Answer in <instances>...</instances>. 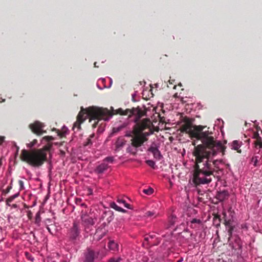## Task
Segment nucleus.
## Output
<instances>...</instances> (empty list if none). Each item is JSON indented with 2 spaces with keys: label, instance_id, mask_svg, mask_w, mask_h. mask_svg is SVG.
<instances>
[{
  "label": "nucleus",
  "instance_id": "1",
  "mask_svg": "<svg viewBox=\"0 0 262 262\" xmlns=\"http://www.w3.org/2000/svg\"><path fill=\"white\" fill-rule=\"evenodd\" d=\"M115 113L111 112L107 108L99 107L95 106H90L84 108L81 107L76 122L74 123L73 130L76 129V131L81 130V124L83 123L88 117L89 122L94 121L92 124L93 128L96 127L99 121L101 120H108L114 114H119L121 115H128L129 117L133 115L135 116L134 125L133 130V136L130 139V145L126 148V151L134 155L137 153L136 149L141 147L148 140V137L153 133L151 126L152 123L149 119L146 118L140 121V118L146 115V111L142 110L139 106L133 107L132 109L127 108L125 110L119 108L115 111ZM130 137V135H126Z\"/></svg>",
  "mask_w": 262,
  "mask_h": 262
},
{
  "label": "nucleus",
  "instance_id": "2",
  "mask_svg": "<svg viewBox=\"0 0 262 262\" xmlns=\"http://www.w3.org/2000/svg\"><path fill=\"white\" fill-rule=\"evenodd\" d=\"M206 141L204 144L194 146L193 155L195 157L194 170L192 181L195 185L209 184L212 181L211 176L219 168V163L221 160H213V158L219 152L225 154L226 147L220 141H217L213 137Z\"/></svg>",
  "mask_w": 262,
  "mask_h": 262
},
{
  "label": "nucleus",
  "instance_id": "3",
  "mask_svg": "<svg viewBox=\"0 0 262 262\" xmlns=\"http://www.w3.org/2000/svg\"><path fill=\"white\" fill-rule=\"evenodd\" d=\"M52 147V143H48L41 148L30 150L22 149L20 159L32 167L39 168L47 161V153Z\"/></svg>",
  "mask_w": 262,
  "mask_h": 262
},
{
  "label": "nucleus",
  "instance_id": "4",
  "mask_svg": "<svg viewBox=\"0 0 262 262\" xmlns=\"http://www.w3.org/2000/svg\"><path fill=\"white\" fill-rule=\"evenodd\" d=\"M183 124L180 128L182 133L188 134L192 139L195 138L198 140H201L202 144H204L206 141L212 138V133L209 130H204L206 126L193 125L191 120L187 117L183 119Z\"/></svg>",
  "mask_w": 262,
  "mask_h": 262
},
{
  "label": "nucleus",
  "instance_id": "5",
  "mask_svg": "<svg viewBox=\"0 0 262 262\" xmlns=\"http://www.w3.org/2000/svg\"><path fill=\"white\" fill-rule=\"evenodd\" d=\"M80 227L78 223L74 222L72 226L69 229L67 236L69 241L75 243L76 241L79 239L80 236Z\"/></svg>",
  "mask_w": 262,
  "mask_h": 262
},
{
  "label": "nucleus",
  "instance_id": "6",
  "mask_svg": "<svg viewBox=\"0 0 262 262\" xmlns=\"http://www.w3.org/2000/svg\"><path fill=\"white\" fill-rule=\"evenodd\" d=\"M229 246L232 248V249L234 250V254L237 255V256H239L242 254V245L241 240L238 236H235L234 240V243L230 242L229 243Z\"/></svg>",
  "mask_w": 262,
  "mask_h": 262
},
{
  "label": "nucleus",
  "instance_id": "7",
  "mask_svg": "<svg viewBox=\"0 0 262 262\" xmlns=\"http://www.w3.org/2000/svg\"><path fill=\"white\" fill-rule=\"evenodd\" d=\"M43 127L44 125L43 123L39 121H35L29 125V128L31 129L32 132L37 136H40L43 133H46V131L43 130Z\"/></svg>",
  "mask_w": 262,
  "mask_h": 262
},
{
  "label": "nucleus",
  "instance_id": "8",
  "mask_svg": "<svg viewBox=\"0 0 262 262\" xmlns=\"http://www.w3.org/2000/svg\"><path fill=\"white\" fill-rule=\"evenodd\" d=\"M147 151L152 153L154 158H155L157 160H160L162 158V156L160 150L154 143H153L150 146V147L148 149Z\"/></svg>",
  "mask_w": 262,
  "mask_h": 262
},
{
  "label": "nucleus",
  "instance_id": "9",
  "mask_svg": "<svg viewBox=\"0 0 262 262\" xmlns=\"http://www.w3.org/2000/svg\"><path fill=\"white\" fill-rule=\"evenodd\" d=\"M82 225L85 228V230L89 229L90 226H93L94 224L93 219L89 216L85 215L81 217Z\"/></svg>",
  "mask_w": 262,
  "mask_h": 262
},
{
  "label": "nucleus",
  "instance_id": "10",
  "mask_svg": "<svg viewBox=\"0 0 262 262\" xmlns=\"http://www.w3.org/2000/svg\"><path fill=\"white\" fill-rule=\"evenodd\" d=\"M96 256H97L93 250L88 249L87 251L85 253L84 262H93Z\"/></svg>",
  "mask_w": 262,
  "mask_h": 262
},
{
  "label": "nucleus",
  "instance_id": "11",
  "mask_svg": "<svg viewBox=\"0 0 262 262\" xmlns=\"http://www.w3.org/2000/svg\"><path fill=\"white\" fill-rule=\"evenodd\" d=\"M125 143L126 140L123 137H119L115 143V150L116 151L120 150L125 145Z\"/></svg>",
  "mask_w": 262,
  "mask_h": 262
},
{
  "label": "nucleus",
  "instance_id": "12",
  "mask_svg": "<svg viewBox=\"0 0 262 262\" xmlns=\"http://www.w3.org/2000/svg\"><path fill=\"white\" fill-rule=\"evenodd\" d=\"M108 168V164L105 162H103L96 167L95 169V172L98 174L103 173Z\"/></svg>",
  "mask_w": 262,
  "mask_h": 262
},
{
  "label": "nucleus",
  "instance_id": "13",
  "mask_svg": "<svg viewBox=\"0 0 262 262\" xmlns=\"http://www.w3.org/2000/svg\"><path fill=\"white\" fill-rule=\"evenodd\" d=\"M228 196V192L226 190L218 192L216 194V198L220 201H224Z\"/></svg>",
  "mask_w": 262,
  "mask_h": 262
},
{
  "label": "nucleus",
  "instance_id": "14",
  "mask_svg": "<svg viewBox=\"0 0 262 262\" xmlns=\"http://www.w3.org/2000/svg\"><path fill=\"white\" fill-rule=\"evenodd\" d=\"M110 207L116 210V211H119V212H123V213H125L126 212V210H125V209H123L122 208L118 206L115 202L111 203Z\"/></svg>",
  "mask_w": 262,
  "mask_h": 262
},
{
  "label": "nucleus",
  "instance_id": "15",
  "mask_svg": "<svg viewBox=\"0 0 262 262\" xmlns=\"http://www.w3.org/2000/svg\"><path fill=\"white\" fill-rule=\"evenodd\" d=\"M223 214L224 215V224L225 226H226V227L227 228V229L231 227H234V226L232 225V221L231 220H226V213L225 212H224L223 213Z\"/></svg>",
  "mask_w": 262,
  "mask_h": 262
},
{
  "label": "nucleus",
  "instance_id": "16",
  "mask_svg": "<svg viewBox=\"0 0 262 262\" xmlns=\"http://www.w3.org/2000/svg\"><path fill=\"white\" fill-rule=\"evenodd\" d=\"M241 142H239L237 140H234L232 143V148L234 150H237L238 152L241 153V150H238L241 147Z\"/></svg>",
  "mask_w": 262,
  "mask_h": 262
},
{
  "label": "nucleus",
  "instance_id": "17",
  "mask_svg": "<svg viewBox=\"0 0 262 262\" xmlns=\"http://www.w3.org/2000/svg\"><path fill=\"white\" fill-rule=\"evenodd\" d=\"M117 202L119 204H123L125 207L128 209H131L130 205L129 204H127L123 199L118 198L117 200Z\"/></svg>",
  "mask_w": 262,
  "mask_h": 262
},
{
  "label": "nucleus",
  "instance_id": "18",
  "mask_svg": "<svg viewBox=\"0 0 262 262\" xmlns=\"http://www.w3.org/2000/svg\"><path fill=\"white\" fill-rule=\"evenodd\" d=\"M158 215V213H157L155 210L152 211H148L145 213V216L154 218L156 217Z\"/></svg>",
  "mask_w": 262,
  "mask_h": 262
},
{
  "label": "nucleus",
  "instance_id": "19",
  "mask_svg": "<svg viewBox=\"0 0 262 262\" xmlns=\"http://www.w3.org/2000/svg\"><path fill=\"white\" fill-rule=\"evenodd\" d=\"M108 247L111 250L115 251L118 249V245L114 241H111L108 243Z\"/></svg>",
  "mask_w": 262,
  "mask_h": 262
},
{
  "label": "nucleus",
  "instance_id": "20",
  "mask_svg": "<svg viewBox=\"0 0 262 262\" xmlns=\"http://www.w3.org/2000/svg\"><path fill=\"white\" fill-rule=\"evenodd\" d=\"M18 195H19V193H16V194H14L13 195H11L10 197H9L6 200V203H7V204L9 206L10 205H9V203L12 202L15 198L18 197Z\"/></svg>",
  "mask_w": 262,
  "mask_h": 262
},
{
  "label": "nucleus",
  "instance_id": "21",
  "mask_svg": "<svg viewBox=\"0 0 262 262\" xmlns=\"http://www.w3.org/2000/svg\"><path fill=\"white\" fill-rule=\"evenodd\" d=\"M258 156L253 157L251 159V162L253 163L254 167H256L258 165Z\"/></svg>",
  "mask_w": 262,
  "mask_h": 262
},
{
  "label": "nucleus",
  "instance_id": "22",
  "mask_svg": "<svg viewBox=\"0 0 262 262\" xmlns=\"http://www.w3.org/2000/svg\"><path fill=\"white\" fill-rule=\"evenodd\" d=\"M153 192L154 189L151 187H149L147 189H144L143 190V192L147 195L151 194Z\"/></svg>",
  "mask_w": 262,
  "mask_h": 262
},
{
  "label": "nucleus",
  "instance_id": "23",
  "mask_svg": "<svg viewBox=\"0 0 262 262\" xmlns=\"http://www.w3.org/2000/svg\"><path fill=\"white\" fill-rule=\"evenodd\" d=\"M146 163L150 167H152L154 169L156 168V164L155 162L151 160H148L146 161Z\"/></svg>",
  "mask_w": 262,
  "mask_h": 262
},
{
  "label": "nucleus",
  "instance_id": "24",
  "mask_svg": "<svg viewBox=\"0 0 262 262\" xmlns=\"http://www.w3.org/2000/svg\"><path fill=\"white\" fill-rule=\"evenodd\" d=\"M235 227H231L229 228H227L228 234L229 235L228 241H229L232 236V232Z\"/></svg>",
  "mask_w": 262,
  "mask_h": 262
},
{
  "label": "nucleus",
  "instance_id": "25",
  "mask_svg": "<svg viewBox=\"0 0 262 262\" xmlns=\"http://www.w3.org/2000/svg\"><path fill=\"white\" fill-rule=\"evenodd\" d=\"M37 143V140L36 139H34L30 143L27 144V146L28 148H31L33 146H34Z\"/></svg>",
  "mask_w": 262,
  "mask_h": 262
},
{
  "label": "nucleus",
  "instance_id": "26",
  "mask_svg": "<svg viewBox=\"0 0 262 262\" xmlns=\"http://www.w3.org/2000/svg\"><path fill=\"white\" fill-rule=\"evenodd\" d=\"M12 182L13 181L11 180L10 185L6 189L3 190V193L7 194L10 192V190L12 188Z\"/></svg>",
  "mask_w": 262,
  "mask_h": 262
},
{
  "label": "nucleus",
  "instance_id": "27",
  "mask_svg": "<svg viewBox=\"0 0 262 262\" xmlns=\"http://www.w3.org/2000/svg\"><path fill=\"white\" fill-rule=\"evenodd\" d=\"M125 126V125H120V126H118L117 127H114L113 128V133H118L119 132H120V130H121Z\"/></svg>",
  "mask_w": 262,
  "mask_h": 262
},
{
  "label": "nucleus",
  "instance_id": "28",
  "mask_svg": "<svg viewBox=\"0 0 262 262\" xmlns=\"http://www.w3.org/2000/svg\"><path fill=\"white\" fill-rule=\"evenodd\" d=\"M25 254L26 258H27L28 260H29L31 261H33L34 258L32 257V256L31 255V254L30 253H29L28 252H26L25 253Z\"/></svg>",
  "mask_w": 262,
  "mask_h": 262
},
{
  "label": "nucleus",
  "instance_id": "29",
  "mask_svg": "<svg viewBox=\"0 0 262 262\" xmlns=\"http://www.w3.org/2000/svg\"><path fill=\"white\" fill-rule=\"evenodd\" d=\"M254 146L256 148H259V150L257 153L259 154H261L262 153V142L255 144Z\"/></svg>",
  "mask_w": 262,
  "mask_h": 262
},
{
  "label": "nucleus",
  "instance_id": "30",
  "mask_svg": "<svg viewBox=\"0 0 262 262\" xmlns=\"http://www.w3.org/2000/svg\"><path fill=\"white\" fill-rule=\"evenodd\" d=\"M41 221V217L40 215V213L38 212L35 216V223L39 224Z\"/></svg>",
  "mask_w": 262,
  "mask_h": 262
},
{
  "label": "nucleus",
  "instance_id": "31",
  "mask_svg": "<svg viewBox=\"0 0 262 262\" xmlns=\"http://www.w3.org/2000/svg\"><path fill=\"white\" fill-rule=\"evenodd\" d=\"M54 139L52 136H46L42 138V140H45L46 141L49 142L53 140Z\"/></svg>",
  "mask_w": 262,
  "mask_h": 262
},
{
  "label": "nucleus",
  "instance_id": "32",
  "mask_svg": "<svg viewBox=\"0 0 262 262\" xmlns=\"http://www.w3.org/2000/svg\"><path fill=\"white\" fill-rule=\"evenodd\" d=\"M114 161V158L113 157H107L104 158L103 160V162L106 163V162L110 163H113Z\"/></svg>",
  "mask_w": 262,
  "mask_h": 262
},
{
  "label": "nucleus",
  "instance_id": "33",
  "mask_svg": "<svg viewBox=\"0 0 262 262\" xmlns=\"http://www.w3.org/2000/svg\"><path fill=\"white\" fill-rule=\"evenodd\" d=\"M18 184L19 185V190H24L25 189L24 185V182L22 180H19Z\"/></svg>",
  "mask_w": 262,
  "mask_h": 262
},
{
  "label": "nucleus",
  "instance_id": "34",
  "mask_svg": "<svg viewBox=\"0 0 262 262\" xmlns=\"http://www.w3.org/2000/svg\"><path fill=\"white\" fill-rule=\"evenodd\" d=\"M262 142V138L260 136L259 137H258L257 138V139H255L254 142V144H256L257 143H261Z\"/></svg>",
  "mask_w": 262,
  "mask_h": 262
},
{
  "label": "nucleus",
  "instance_id": "35",
  "mask_svg": "<svg viewBox=\"0 0 262 262\" xmlns=\"http://www.w3.org/2000/svg\"><path fill=\"white\" fill-rule=\"evenodd\" d=\"M91 144H92V139L90 138L89 137L87 139L86 142L84 144V146H88V145H91Z\"/></svg>",
  "mask_w": 262,
  "mask_h": 262
},
{
  "label": "nucleus",
  "instance_id": "36",
  "mask_svg": "<svg viewBox=\"0 0 262 262\" xmlns=\"http://www.w3.org/2000/svg\"><path fill=\"white\" fill-rule=\"evenodd\" d=\"M120 260V258H118L117 259L112 258L109 259L108 262H119Z\"/></svg>",
  "mask_w": 262,
  "mask_h": 262
},
{
  "label": "nucleus",
  "instance_id": "37",
  "mask_svg": "<svg viewBox=\"0 0 262 262\" xmlns=\"http://www.w3.org/2000/svg\"><path fill=\"white\" fill-rule=\"evenodd\" d=\"M176 219V217L174 216H172L171 219H170V223L171 225L174 224L175 220Z\"/></svg>",
  "mask_w": 262,
  "mask_h": 262
},
{
  "label": "nucleus",
  "instance_id": "38",
  "mask_svg": "<svg viewBox=\"0 0 262 262\" xmlns=\"http://www.w3.org/2000/svg\"><path fill=\"white\" fill-rule=\"evenodd\" d=\"M191 223L192 224H193V223H199H199H201V221L200 220H198V219H193L191 221Z\"/></svg>",
  "mask_w": 262,
  "mask_h": 262
},
{
  "label": "nucleus",
  "instance_id": "39",
  "mask_svg": "<svg viewBox=\"0 0 262 262\" xmlns=\"http://www.w3.org/2000/svg\"><path fill=\"white\" fill-rule=\"evenodd\" d=\"M260 136L258 132H254L253 134V138L255 139H257V138L259 137Z\"/></svg>",
  "mask_w": 262,
  "mask_h": 262
},
{
  "label": "nucleus",
  "instance_id": "40",
  "mask_svg": "<svg viewBox=\"0 0 262 262\" xmlns=\"http://www.w3.org/2000/svg\"><path fill=\"white\" fill-rule=\"evenodd\" d=\"M217 219H218V221H219V223H217V225H220V222H221V219H220V217L219 215H217V216H216L214 217V221H215Z\"/></svg>",
  "mask_w": 262,
  "mask_h": 262
},
{
  "label": "nucleus",
  "instance_id": "41",
  "mask_svg": "<svg viewBox=\"0 0 262 262\" xmlns=\"http://www.w3.org/2000/svg\"><path fill=\"white\" fill-rule=\"evenodd\" d=\"M27 216H28V218L30 219L32 218V213L31 212V211L30 210L28 211Z\"/></svg>",
  "mask_w": 262,
  "mask_h": 262
},
{
  "label": "nucleus",
  "instance_id": "42",
  "mask_svg": "<svg viewBox=\"0 0 262 262\" xmlns=\"http://www.w3.org/2000/svg\"><path fill=\"white\" fill-rule=\"evenodd\" d=\"M5 137L3 136H0V145L2 144L3 142L4 141Z\"/></svg>",
  "mask_w": 262,
  "mask_h": 262
},
{
  "label": "nucleus",
  "instance_id": "43",
  "mask_svg": "<svg viewBox=\"0 0 262 262\" xmlns=\"http://www.w3.org/2000/svg\"><path fill=\"white\" fill-rule=\"evenodd\" d=\"M57 133L58 136H59L60 137L62 136V134L59 130H57Z\"/></svg>",
  "mask_w": 262,
  "mask_h": 262
},
{
  "label": "nucleus",
  "instance_id": "44",
  "mask_svg": "<svg viewBox=\"0 0 262 262\" xmlns=\"http://www.w3.org/2000/svg\"><path fill=\"white\" fill-rule=\"evenodd\" d=\"M95 136V134H92L90 136H89V138H90L91 139L92 138H94Z\"/></svg>",
  "mask_w": 262,
  "mask_h": 262
},
{
  "label": "nucleus",
  "instance_id": "45",
  "mask_svg": "<svg viewBox=\"0 0 262 262\" xmlns=\"http://www.w3.org/2000/svg\"><path fill=\"white\" fill-rule=\"evenodd\" d=\"M183 259L181 258V259L178 260L177 262H182Z\"/></svg>",
  "mask_w": 262,
  "mask_h": 262
},
{
  "label": "nucleus",
  "instance_id": "46",
  "mask_svg": "<svg viewBox=\"0 0 262 262\" xmlns=\"http://www.w3.org/2000/svg\"><path fill=\"white\" fill-rule=\"evenodd\" d=\"M145 239L148 241L149 240V237H145Z\"/></svg>",
  "mask_w": 262,
  "mask_h": 262
},
{
  "label": "nucleus",
  "instance_id": "47",
  "mask_svg": "<svg viewBox=\"0 0 262 262\" xmlns=\"http://www.w3.org/2000/svg\"><path fill=\"white\" fill-rule=\"evenodd\" d=\"M154 236H155V235H150L149 237H150L151 238H154Z\"/></svg>",
  "mask_w": 262,
  "mask_h": 262
},
{
  "label": "nucleus",
  "instance_id": "48",
  "mask_svg": "<svg viewBox=\"0 0 262 262\" xmlns=\"http://www.w3.org/2000/svg\"><path fill=\"white\" fill-rule=\"evenodd\" d=\"M47 228L49 232H50V228L48 227Z\"/></svg>",
  "mask_w": 262,
  "mask_h": 262
},
{
  "label": "nucleus",
  "instance_id": "49",
  "mask_svg": "<svg viewBox=\"0 0 262 262\" xmlns=\"http://www.w3.org/2000/svg\"><path fill=\"white\" fill-rule=\"evenodd\" d=\"M19 148V147H18V146H17V147H16L17 151H18Z\"/></svg>",
  "mask_w": 262,
  "mask_h": 262
},
{
  "label": "nucleus",
  "instance_id": "50",
  "mask_svg": "<svg viewBox=\"0 0 262 262\" xmlns=\"http://www.w3.org/2000/svg\"><path fill=\"white\" fill-rule=\"evenodd\" d=\"M2 165V161L0 160V166Z\"/></svg>",
  "mask_w": 262,
  "mask_h": 262
},
{
  "label": "nucleus",
  "instance_id": "51",
  "mask_svg": "<svg viewBox=\"0 0 262 262\" xmlns=\"http://www.w3.org/2000/svg\"><path fill=\"white\" fill-rule=\"evenodd\" d=\"M85 205L84 204H82V206H85Z\"/></svg>",
  "mask_w": 262,
  "mask_h": 262
},
{
  "label": "nucleus",
  "instance_id": "52",
  "mask_svg": "<svg viewBox=\"0 0 262 262\" xmlns=\"http://www.w3.org/2000/svg\"><path fill=\"white\" fill-rule=\"evenodd\" d=\"M96 63L95 62V63H94V65H95V67H96Z\"/></svg>",
  "mask_w": 262,
  "mask_h": 262
},
{
  "label": "nucleus",
  "instance_id": "53",
  "mask_svg": "<svg viewBox=\"0 0 262 262\" xmlns=\"http://www.w3.org/2000/svg\"><path fill=\"white\" fill-rule=\"evenodd\" d=\"M51 262H56V261H54V260H53V261H52Z\"/></svg>",
  "mask_w": 262,
  "mask_h": 262
}]
</instances>
